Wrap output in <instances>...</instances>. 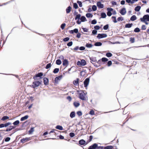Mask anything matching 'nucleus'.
Segmentation results:
<instances>
[{
  "label": "nucleus",
  "instance_id": "f257e3e1",
  "mask_svg": "<svg viewBox=\"0 0 149 149\" xmlns=\"http://www.w3.org/2000/svg\"><path fill=\"white\" fill-rule=\"evenodd\" d=\"M81 93H79V98L82 100H86V98L85 96L86 95V94L84 93V91L81 90Z\"/></svg>",
  "mask_w": 149,
  "mask_h": 149
},
{
  "label": "nucleus",
  "instance_id": "f03ea898",
  "mask_svg": "<svg viewBox=\"0 0 149 149\" xmlns=\"http://www.w3.org/2000/svg\"><path fill=\"white\" fill-rule=\"evenodd\" d=\"M41 82L42 81H34L33 82V84L31 86V87L33 88H35L39 86L41 84Z\"/></svg>",
  "mask_w": 149,
  "mask_h": 149
},
{
  "label": "nucleus",
  "instance_id": "7ed1b4c3",
  "mask_svg": "<svg viewBox=\"0 0 149 149\" xmlns=\"http://www.w3.org/2000/svg\"><path fill=\"white\" fill-rule=\"evenodd\" d=\"M140 20L141 22H149V15H144L143 17L140 18Z\"/></svg>",
  "mask_w": 149,
  "mask_h": 149
},
{
  "label": "nucleus",
  "instance_id": "20e7f679",
  "mask_svg": "<svg viewBox=\"0 0 149 149\" xmlns=\"http://www.w3.org/2000/svg\"><path fill=\"white\" fill-rule=\"evenodd\" d=\"M107 36V35L105 33H99L97 34V37L98 39L106 38Z\"/></svg>",
  "mask_w": 149,
  "mask_h": 149
},
{
  "label": "nucleus",
  "instance_id": "39448f33",
  "mask_svg": "<svg viewBox=\"0 0 149 149\" xmlns=\"http://www.w3.org/2000/svg\"><path fill=\"white\" fill-rule=\"evenodd\" d=\"M90 81V77L86 78L84 82V84L85 87L86 88L88 86Z\"/></svg>",
  "mask_w": 149,
  "mask_h": 149
},
{
  "label": "nucleus",
  "instance_id": "423d86ee",
  "mask_svg": "<svg viewBox=\"0 0 149 149\" xmlns=\"http://www.w3.org/2000/svg\"><path fill=\"white\" fill-rule=\"evenodd\" d=\"M107 15L108 16H111L112 15L111 12L113 11V9L111 8H107Z\"/></svg>",
  "mask_w": 149,
  "mask_h": 149
},
{
  "label": "nucleus",
  "instance_id": "0eeeda50",
  "mask_svg": "<svg viewBox=\"0 0 149 149\" xmlns=\"http://www.w3.org/2000/svg\"><path fill=\"white\" fill-rule=\"evenodd\" d=\"M62 77L63 76L62 75L56 77L55 79L54 83L56 84H58V81L61 80Z\"/></svg>",
  "mask_w": 149,
  "mask_h": 149
},
{
  "label": "nucleus",
  "instance_id": "6e6552de",
  "mask_svg": "<svg viewBox=\"0 0 149 149\" xmlns=\"http://www.w3.org/2000/svg\"><path fill=\"white\" fill-rule=\"evenodd\" d=\"M43 75V73L42 72L38 73V74H36L34 76L33 78L36 79V77H39V79H41L42 78V77Z\"/></svg>",
  "mask_w": 149,
  "mask_h": 149
},
{
  "label": "nucleus",
  "instance_id": "1a4fd4ad",
  "mask_svg": "<svg viewBox=\"0 0 149 149\" xmlns=\"http://www.w3.org/2000/svg\"><path fill=\"white\" fill-rule=\"evenodd\" d=\"M120 13L122 15H125L126 13V8H123L119 11Z\"/></svg>",
  "mask_w": 149,
  "mask_h": 149
},
{
  "label": "nucleus",
  "instance_id": "9d476101",
  "mask_svg": "<svg viewBox=\"0 0 149 149\" xmlns=\"http://www.w3.org/2000/svg\"><path fill=\"white\" fill-rule=\"evenodd\" d=\"M86 143V141L83 139H81L79 141V144L80 146L85 145Z\"/></svg>",
  "mask_w": 149,
  "mask_h": 149
},
{
  "label": "nucleus",
  "instance_id": "9b49d317",
  "mask_svg": "<svg viewBox=\"0 0 149 149\" xmlns=\"http://www.w3.org/2000/svg\"><path fill=\"white\" fill-rule=\"evenodd\" d=\"M43 82L45 85H47L49 84V79L47 77H44L43 79Z\"/></svg>",
  "mask_w": 149,
  "mask_h": 149
},
{
  "label": "nucleus",
  "instance_id": "f8f14e48",
  "mask_svg": "<svg viewBox=\"0 0 149 149\" xmlns=\"http://www.w3.org/2000/svg\"><path fill=\"white\" fill-rule=\"evenodd\" d=\"M97 6L99 8H104V5L102 4L101 3L100 1H98L97 3Z\"/></svg>",
  "mask_w": 149,
  "mask_h": 149
},
{
  "label": "nucleus",
  "instance_id": "ddd939ff",
  "mask_svg": "<svg viewBox=\"0 0 149 149\" xmlns=\"http://www.w3.org/2000/svg\"><path fill=\"white\" fill-rule=\"evenodd\" d=\"M68 65V61L67 59H65L63 61V65L67 67Z\"/></svg>",
  "mask_w": 149,
  "mask_h": 149
},
{
  "label": "nucleus",
  "instance_id": "4468645a",
  "mask_svg": "<svg viewBox=\"0 0 149 149\" xmlns=\"http://www.w3.org/2000/svg\"><path fill=\"white\" fill-rule=\"evenodd\" d=\"M90 59L91 60V62L92 63H93L92 62H97L96 58L95 57L92 56L89 57Z\"/></svg>",
  "mask_w": 149,
  "mask_h": 149
},
{
  "label": "nucleus",
  "instance_id": "2eb2a0df",
  "mask_svg": "<svg viewBox=\"0 0 149 149\" xmlns=\"http://www.w3.org/2000/svg\"><path fill=\"white\" fill-rule=\"evenodd\" d=\"M15 126H10L9 128H7L5 131L6 132H8L11 131L12 129L15 128Z\"/></svg>",
  "mask_w": 149,
  "mask_h": 149
},
{
  "label": "nucleus",
  "instance_id": "dca6fc26",
  "mask_svg": "<svg viewBox=\"0 0 149 149\" xmlns=\"http://www.w3.org/2000/svg\"><path fill=\"white\" fill-rule=\"evenodd\" d=\"M30 140L29 138H24L21 140V142L22 143H24L26 142L27 141H28Z\"/></svg>",
  "mask_w": 149,
  "mask_h": 149
},
{
  "label": "nucleus",
  "instance_id": "f3484780",
  "mask_svg": "<svg viewBox=\"0 0 149 149\" xmlns=\"http://www.w3.org/2000/svg\"><path fill=\"white\" fill-rule=\"evenodd\" d=\"M79 78H77L76 80H74L73 81V84L75 86H77L79 85Z\"/></svg>",
  "mask_w": 149,
  "mask_h": 149
},
{
  "label": "nucleus",
  "instance_id": "a211bd4d",
  "mask_svg": "<svg viewBox=\"0 0 149 149\" xmlns=\"http://www.w3.org/2000/svg\"><path fill=\"white\" fill-rule=\"evenodd\" d=\"M132 23H127L126 24L125 26V27L126 28H130L133 26Z\"/></svg>",
  "mask_w": 149,
  "mask_h": 149
},
{
  "label": "nucleus",
  "instance_id": "6ab92c4d",
  "mask_svg": "<svg viewBox=\"0 0 149 149\" xmlns=\"http://www.w3.org/2000/svg\"><path fill=\"white\" fill-rule=\"evenodd\" d=\"M98 146V144L96 143H94L91 146L93 149H96Z\"/></svg>",
  "mask_w": 149,
  "mask_h": 149
},
{
  "label": "nucleus",
  "instance_id": "aec40b11",
  "mask_svg": "<svg viewBox=\"0 0 149 149\" xmlns=\"http://www.w3.org/2000/svg\"><path fill=\"white\" fill-rule=\"evenodd\" d=\"M70 117L71 118H72L74 117L75 116V113L74 111H72L71 112L70 114Z\"/></svg>",
  "mask_w": 149,
  "mask_h": 149
},
{
  "label": "nucleus",
  "instance_id": "412c9836",
  "mask_svg": "<svg viewBox=\"0 0 149 149\" xmlns=\"http://www.w3.org/2000/svg\"><path fill=\"white\" fill-rule=\"evenodd\" d=\"M71 9L72 8L71 6H69L68 7L66 10V13H69L71 11Z\"/></svg>",
  "mask_w": 149,
  "mask_h": 149
},
{
  "label": "nucleus",
  "instance_id": "4be33fe9",
  "mask_svg": "<svg viewBox=\"0 0 149 149\" xmlns=\"http://www.w3.org/2000/svg\"><path fill=\"white\" fill-rule=\"evenodd\" d=\"M29 117V116L28 115H26L24 117H22L20 119V120L21 121H23L26 119H27Z\"/></svg>",
  "mask_w": 149,
  "mask_h": 149
},
{
  "label": "nucleus",
  "instance_id": "5701e85b",
  "mask_svg": "<svg viewBox=\"0 0 149 149\" xmlns=\"http://www.w3.org/2000/svg\"><path fill=\"white\" fill-rule=\"evenodd\" d=\"M80 19L81 22H84L86 21V17L84 16H82L81 17Z\"/></svg>",
  "mask_w": 149,
  "mask_h": 149
},
{
  "label": "nucleus",
  "instance_id": "b1692460",
  "mask_svg": "<svg viewBox=\"0 0 149 149\" xmlns=\"http://www.w3.org/2000/svg\"><path fill=\"white\" fill-rule=\"evenodd\" d=\"M56 129L59 130H63V127L60 125H57L55 127Z\"/></svg>",
  "mask_w": 149,
  "mask_h": 149
},
{
  "label": "nucleus",
  "instance_id": "393cba45",
  "mask_svg": "<svg viewBox=\"0 0 149 149\" xmlns=\"http://www.w3.org/2000/svg\"><path fill=\"white\" fill-rule=\"evenodd\" d=\"M136 19L137 17L135 15H132L130 19V20L132 21H134Z\"/></svg>",
  "mask_w": 149,
  "mask_h": 149
},
{
  "label": "nucleus",
  "instance_id": "a878e982",
  "mask_svg": "<svg viewBox=\"0 0 149 149\" xmlns=\"http://www.w3.org/2000/svg\"><path fill=\"white\" fill-rule=\"evenodd\" d=\"M141 7L140 6H137L134 8V10L135 11L139 12L140 10Z\"/></svg>",
  "mask_w": 149,
  "mask_h": 149
},
{
  "label": "nucleus",
  "instance_id": "bb28decb",
  "mask_svg": "<svg viewBox=\"0 0 149 149\" xmlns=\"http://www.w3.org/2000/svg\"><path fill=\"white\" fill-rule=\"evenodd\" d=\"M101 18H105L107 16V15L105 13L102 12L101 13Z\"/></svg>",
  "mask_w": 149,
  "mask_h": 149
},
{
  "label": "nucleus",
  "instance_id": "cd10ccee",
  "mask_svg": "<svg viewBox=\"0 0 149 149\" xmlns=\"http://www.w3.org/2000/svg\"><path fill=\"white\" fill-rule=\"evenodd\" d=\"M102 45V43L100 42H97L94 44V45L96 46H100Z\"/></svg>",
  "mask_w": 149,
  "mask_h": 149
},
{
  "label": "nucleus",
  "instance_id": "c85d7f7f",
  "mask_svg": "<svg viewBox=\"0 0 149 149\" xmlns=\"http://www.w3.org/2000/svg\"><path fill=\"white\" fill-rule=\"evenodd\" d=\"M86 16L87 18L92 17L93 15L92 14L90 13H88L86 14Z\"/></svg>",
  "mask_w": 149,
  "mask_h": 149
},
{
  "label": "nucleus",
  "instance_id": "c756f323",
  "mask_svg": "<svg viewBox=\"0 0 149 149\" xmlns=\"http://www.w3.org/2000/svg\"><path fill=\"white\" fill-rule=\"evenodd\" d=\"M81 66H84L86 64V62L84 59L81 60Z\"/></svg>",
  "mask_w": 149,
  "mask_h": 149
},
{
  "label": "nucleus",
  "instance_id": "7c9ffc66",
  "mask_svg": "<svg viewBox=\"0 0 149 149\" xmlns=\"http://www.w3.org/2000/svg\"><path fill=\"white\" fill-rule=\"evenodd\" d=\"M80 104L79 102H74L73 103V105L74 106L76 107H79Z\"/></svg>",
  "mask_w": 149,
  "mask_h": 149
},
{
  "label": "nucleus",
  "instance_id": "2f4dec72",
  "mask_svg": "<svg viewBox=\"0 0 149 149\" xmlns=\"http://www.w3.org/2000/svg\"><path fill=\"white\" fill-rule=\"evenodd\" d=\"M9 118V117L7 116H3L2 118L1 119V120L4 121L8 119Z\"/></svg>",
  "mask_w": 149,
  "mask_h": 149
},
{
  "label": "nucleus",
  "instance_id": "473e14b6",
  "mask_svg": "<svg viewBox=\"0 0 149 149\" xmlns=\"http://www.w3.org/2000/svg\"><path fill=\"white\" fill-rule=\"evenodd\" d=\"M93 46V45L91 43H87L86 45L85 46L87 48H91Z\"/></svg>",
  "mask_w": 149,
  "mask_h": 149
},
{
  "label": "nucleus",
  "instance_id": "72a5a7b5",
  "mask_svg": "<svg viewBox=\"0 0 149 149\" xmlns=\"http://www.w3.org/2000/svg\"><path fill=\"white\" fill-rule=\"evenodd\" d=\"M62 62L60 59H57L56 61V64L57 65H60L61 64Z\"/></svg>",
  "mask_w": 149,
  "mask_h": 149
},
{
  "label": "nucleus",
  "instance_id": "f704fd0d",
  "mask_svg": "<svg viewBox=\"0 0 149 149\" xmlns=\"http://www.w3.org/2000/svg\"><path fill=\"white\" fill-rule=\"evenodd\" d=\"M81 15L80 14H78L75 17V20H77V19H80Z\"/></svg>",
  "mask_w": 149,
  "mask_h": 149
},
{
  "label": "nucleus",
  "instance_id": "c9c22d12",
  "mask_svg": "<svg viewBox=\"0 0 149 149\" xmlns=\"http://www.w3.org/2000/svg\"><path fill=\"white\" fill-rule=\"evenodd\" d=\"M113 148V146H109L104 147V149H112Z\"/></svg>",
  "mask_w": 149,
  "mask_h": 149
},
{
  "label": "nucleus",
  "instance_id": "e433bc0d",
  "mask_svg": "<svg viewBox=\"0 0 149 149\" xmlns=\"http://www.w3.org/2000/svg\"><path fill=\"white\" fill-rule=\"evenodd\" d=\"M59 71V69L58 68H56L54 70L53 72L55 74H56Z\"/></svg>",
  "mask_w": 149,
  "mask_h": 149
},
{
  "label": "nucleus",
  "instance_id": "4c0bfd02",
  "mask_svg": "<svg viewBox=\"0 0 149 149\" xmlns=\"http://www.w3.org/2000/svg\"><path fill=\"white\" fill-rule=\"evenodd\" d=\"M130 41L131 43H132L135 42V39L134 37H131L130 38Z\"/></svg>",
  "mask_w": 149,
  "mask_h": 149
},
{
  "label": "nucleus",
  "instance_id": "58836bf2",
  "mask_svg": "<svg viewBox=\"0 0 149 149\" xmlns=\"http://www.w3.org/2000/svg\"><path fill=\"white\" fill-rule=\"evenodd\" d=\"M97 9V6L96 5H93L92 6V9L93 11H96Z\"/></svg>",
  "mask_w": 149,
  "mask_h": 149
},
{
  "label": "nucleus",
  "instance_id": "ea45409f",
  "mask_svg": "<svg viewBox=\"0 0 149 149\" xmlns=\"http://www.w3.org/2000/svg\"><path fill=\"white\" fill-rule=\"evenodd\" d=\"M140 31V30L139 28L137 27L135 28L134 30V31L136 33H138Z\"/></svg>",
  "mask_w": 149,
  "mask_h": 149
},
{
  "label": "nucleus",
  "instance_id": "a19ab883",
  "mask_svg": "<svg viewBox=\"0 0 149 149\" xmlns=\"http://www.w3.org/2000/svg\"><path fill=\"white\" fill-rule=\"evenodd\" d=\"M73 8L75 9H77L78 8L77 4L76 3H73Z\"/></svg>",
  "mask_w": 149,
  "mask_h": 149
},
{
  "label": "nucleus",
  "instance_id": "79ce46f5",
  "mask_svg": "<svg viewBox=\"0 0 149 149\" xmlns=\"http://www.w3.org/2000/svg\"><path fill=\"white\" fill-rule=\"evenodd\" d=\"M101 60L102 62H107L108 60V59L105 57H103L101 59Z\"/></svg>",
  "mask_w": 149,
  "mask_h": 149
},
{
  "label": "nucleus",
  "instance_id": "37998d69",
  "mask_svg": "<svg viewBox=\"0 0 149 149\" xmlns=\"http://www.w3.org/2000/svg\"><path fill=\"white\" fill-rule=\"evenodd\" d=\"M109 25L108 24H107L105 25L103 27V29L105 30H107L109 28Z\"/></svg>",
  "mask_w": 149,
  "mask_h": 149
},
{
  "label": "nucleus",
  "instance_id": "c03bdc74",
  "mask_svg": "<svg viewBox=\"0 0 149 149\" xmlns=\"http://www.w3.org/2000/svg\"><path fill=\"white\" fill-rule=\"evenodd\" d=\"M51 66V63H49L47 64L45 68L46 69H48L50 68Z\"/></svg>",
  "mask_w": 149,
  "mask_h": 149
},
{
  "label": "nucleus",
  "instance_id": "a18cd8bd",
  "mask_svg": "<svg viewBox=\"0 0 149 149\" xmlns=\"http://www.w3.org/2000/svg\"><path fill=\"white\" fill-rule=\"evenodd\" d=\"M112 56V54L110 52H108L106 54V56L108 57H111Z\"/></svg>",
  "mask_w": 149,
  "mask_h": 149
},
{
  "label": "nucleus",
  "instance_id": "49530a36",
  "mask_svg": "<svg viewBox=\"0 0 149 149\" xmlns=\"http://www.w3.org/2000/svg\"><path fill=\"white\" fill-rule=\"evenodd\" d=\"M34 131V127L31 128L30 130L29 131V134H31Z\"/></svg>",
  "mask_w": 149,
  "mask_h": 149
},
{
  "label": "nucleus",
  "instance_id": "de8ad7c7",
  "mask_svg": "<svg viewBox=\"0 0 149 149\" xmlns=\"http://www.w3.org/2000/svg\"><path fill=\"white\" fill-rule=\"evenodd\" d=\"M70 38L69 37H66L65 38H64L63 39V41L64 42H66L67 41H68V40H70Z\"/></svg>",
  "mask_w": 149,
  "mask_h": 149
},
{
  "label": "nucleus",
  "instance_id": "09e8293b",
  "mask_svg": "<svg viewBox=\"0 0 149 149\" xmlns=\"http://www.w3.org/2000/svg\"><path fill=\"white\" fill-rule=\"evenodd\" d=\"M11 123L10 122H8L4 124V127H6L9 125H10Z\"/></svg>",
  "mask_w": 149,
  "mask_h": 149
},
{
  "label": "nucleus",
  "instance_id": "8fccbe9b",
  "mask_svg": "<svg viewBox=\"0 0 149 149\" xmlns=\"http://www.w3.org/2000/svg\"><path fill=\"white\" fill-rule=\"evenodd\" d=\"M97 31L96 30L94 29L92 31V35H95L97 34Z\"/></svg>",
  "mask_w": 149,
  "mask_h": 149
},
{
  "label": "nucleus",
  "instance_id": "3c124183",
  "mask_svg": "<svg viewBox=\"0 0 149 149\" xmlns=\"http://www.w3.org/2000/svg\"><path fill=\"white\" fill-rule=\"evenodd\" d=\"M97 22V20L95 19H94L91 22V24H95Z\"/></svg>",
  "mask_w": 149,
  "mask_h": 149
},
{
  "label": "nucleus",
  "instance_id": "603ef678",
  "mask_svg": "<svg viewBox=\"0 0 149 149\" xmlns=\"http://www.w3.org/2000/svg\"><path fill=\"white\" fill-rule=\"evenodd\" d=\"M73 42L72 41H70L67 43V45L68 47H70L72 45Z\"/></svg>",
  "mask_w": 149,
  "mask_h": 149
},
{
  "label": "nucleus",
  "instance_id": "864d4df0",
  "mask_svg": "<svg viewBox=\"0 0 149 149\" xmlns=\"http://www.w3.org/2000/svg\"><path fill=\"white\" fill-rule=\"evenodd\" d=\"M77 3L79 4V6L80 7H82V3L81 1H78Z\"/></svg>",
  "mask_w": 149,
  "mask_h": 149
},
{
  "label": "nucleus",
  "instance_id": "5fc2aeb1",
  "mask_svg": "<svg viewBox=\"0 0 149 149\" xmlns=\"http://www.w3.org/2000/svg\"><path fill=\"white\" fill-rule=\"evenodd\" d=\"M10 138L9 137H7L4 139V141L5 142H8L10 140Z\"/></svg>",
  "mask_w": 149,
  "mask_h": 149
},
{
  "label": "nucleus",
  "instance_id": "6e6d98bb",
  "mask_svg": "<svg viewBox=\"0 0 149 149\" xmlns=\"http://www.w3.org/2000/svg\"><path fill=\"white\" fill-rule=\"evenodd\" d=\"M94 28L95 29H94L97 31V30H99L100 28V27L99 26L96 25L94 26Z\"/></svg>",
  "mask_w": 149,
  "mask_h": 149
},
{
  "label": "nucleus",
  "instance_id": "4d7b16f0",
  "mask_svg": "<svg viewBox=\"0 0 149 149\" xmlns=\"http://www.w3.org/2000/svg\"><path fill=\"white\" fill-rule=\"evenodd\" d=\"M56 131L58 132V131L55 129H53L49 133V134L51 133H54L55 134H56Z\"/></svg>",
  "mask_w": 149,
  "mask_h": 149
},
{
  "label": "nucleus",
  "instance_id": "13d9d810",
  "mask_svg": "<svg viewBox=\"0 0 149 149\" xmlns=\"http://www.w3.org/2000/svg\"><path fill=\"white\" fill-rule=\"evenodd\" d=\"M77 114L79 116H80L82 115V113L81 111H78L77 112Z\"/></svg>",
  "mask_w": 149,
  "mask_h": 149
},
{
  "label": "nucleus",
  "instance_id": "bf43d9fd",
  "mask_svg": "<svg viewBox=\"0 0 149 149\" xmlns=\"http://www.w3.org/2000/svg\"><path fill=\"white\" fill-rule=\"evenodd\" d=\"M124 20L123 18L122 17H119L117 18V20L118 21H122Z\"/></svg>",
  "mask_w": 149,
  "mask_h": 149
},
{
  "label": "nucleus",
  "instance_id": "052dcab7",
  "mask_svg": "<svg viewBox=\"0 0 149 149\" xmlns=\"http://www.w3.org/2000/svg\"><path fill=\"white\" fill-rule=\"evenodd\" d=\"M65 26V23H63L61 26V29L63 30L64 29V27Z\"/></svg>",
  "mask_w": 149,
  "mask_h": 149
},
{
  "label": "nucleus",
  "instance_id": "680f3d73",
  "mask_svg": "<svg viewBox=\"0 0 149 149\" xmlns=\"http://www.w3.org/2000/svg\"><path fill=\"white\" fill-rule=\"evenodd\" d=\"M69 136L70 137L72 138L75 136V134L74 133L70 132L69 134Z\"/></svg>",
  "mask_w": 149,
  "mask_h": 149
},
{
  "label": "nucleus",
  "instance_id": "e2e57ef3",
  "mask_svg": "<svg viewBox=\"0 0 149 149\" xmlns=\"http://www.w3.org/2000/svg\"><path fill=\"white\" fill-rule=\"evenodd\" d=\"M89 114L91 115H94L95 114L94 111L93 110H92L90 111Z\"/></svg>",
  "mask_w": 149,
  "mask_h": 149
},
{
  "label": "nucleus",
  "instance_id": "0e129e2a",
  "mask_svg": "<svg viewBox=\"0 0 149 149\" xmlns=\"http://www.w3.org/2000/svg\"><path fill=\"white\" fill-rule=\"evenodd\" d=\"M112 62L111 61H109L107 63V65L108 66H110L112 64Z\"/></svg>",
  "mask_w": 149,
  "mask_h": 149
},
{
  "label": "nucleus",
  "instance_id": "69168bd1",
  "mask_svg": "<svg viewBox=\"0 0 149 149\" xmlns=\"http://www.w3.org/2000/svg\"><path fill=\"white\" fill-rule=\"evenodd\" d=\"M85 48L84 46H81L79 47V49L81 51H83L85 49Z\"/></svg>",
  "mask_w": 149,
  "mask_h": 149
},
{
  "label": "nucleus",
  "instance_id": "338daca9",
  "mask_svg": "<svg viewBox=\"0 0 149 149\" xmlns=\"http://www.w3.org/2000/svg\"><path fill=\"white\" fill-rule=\"evenodd\" d=\"M13 124L16 125L19 124V120H17L13 123Z\"/></svg>",
  "mask_w": 149,
  "mask_h": 149
},
{
  "label": "nucleus",
  "instance_id": "774afa93",
  "mask_svg": "<svg viewBox=\"0 0 149 149\" xmlns=\"http://www.w3.org/2000/svg\"><path fill=\"white\" fill-rule=\"evenodd\" d=\"M125 1L127 3H131V4L134 3V2L133 1H132L131 0H125Z\"/></svg>",
  "mask_w": 149,
  "mask_h": 149
}]
</instances>
